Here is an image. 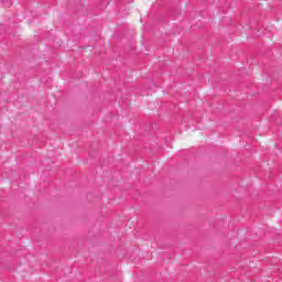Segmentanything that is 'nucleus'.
<instances>
[{"mask_svg": "<svg viewBox=\"0 0 282 282\" xmlns=\"http://www.w3.org/2000/svg\"><path fill=\"white\" fill-rule=\"evenodd\" d=\"M11 6H12V2L8 1L6 8H10Z\"/></svg>", "mask_w": 282, "mask_h": 282, "instance_id": "f257e3e1", "label": "nucleus"}]
</instances>
